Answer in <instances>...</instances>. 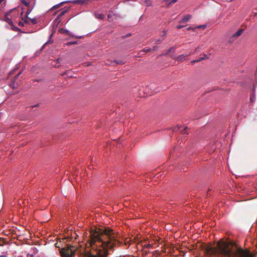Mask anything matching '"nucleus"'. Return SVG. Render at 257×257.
<instances>
[{
  "label": "nucleus",
  "instance_id": "9d476101",
  "mask_svg": "<svg viewBox=\"0 0 257 257\" xmlns=\"http://www.w3.org/2000/svg\"><path fill=\"white\" fill-rule=\"evenodd\" d=\"M10 86L11 87L13 88H17V86H18V84L17 83H15V82H12L10 84Z\"/></svg>",
  "mask_w": 257,
  "mask_h": 257
},
{
  "label": "nucleus",
  "instance_id": "412c9836",
  "mask_svg": "<svg viewBox=\"0 0 257 257\" xmlns=\"http://www.w3.org/2000/svg\"><path fill=\"white\" fill-rule=\"evenodd\" d=\"M177 2V0H172V1L170 3V4L175 3Z\"/></svg>",
  "mask_w": 257,
  "mask_h": 257
},
{
  "label": "nucleus",
  "instance_id": "c85d7f7f",
  "mask_svg": "<svg viewBox=\"0 0 257 257\" xmlns=\"http://www.w3.org/2000/svg\"><path fill=\"white\" fill-rule=\"evenodd\" d=\"M38 104H37V105H34V106H32L31 107H32V108H33L34 107L37 106H38Z\"/></svg>",
  "mask_w": 257,
  "mask_h": 257
},
{
  "label": "nucleus",
  "instance_id": "f03ea898",
  "mask_svg": "<svg viewBox=\"0 0 257 257\" xmlns=\"http://www.w3.org/2000/svg\"><path fill=\"white\" fill-rule=\"evenodd\" d=\"M207 253L209 257H253L248 250L222 240L217 243L216 247H208Z\"/></svg>",
  "mask_w": 257,
  "mask_h": 257
},
{
  "label": "nucleus",
  "instance_id": "9b49d317",
  "mask_svg": "<svg viewBox=\"0 0 257 257\" xmlns=\"http://www.w3.org/2000/svg\"><path fill=\"white\" fill-rule=\"evenodd\" d=\"M68 12V9H65V10H62L60 13V14H59V17H62V16H63L66 13H67Z\"/></svg>",
  "mask_w": 257,
  "mask_h": 257
},
{
  "label": "nucleus",
  "instance_id": "39448f33",
  "mask_svg": "<svg viewBox=\"0 0 257 257\" xmlns=\"http://www.w3.org/2000/svg\"><path fill=\"white\" fill-rule=\"evenodd\" d=\"M94 15L96 18L98 19H103L104 18V15L102 13H100L98 12H95L94 13Z\"/></svg>",
  "mask_w": 257,
  "mask_h": 257
},
{
  "label": "nucleus",
  "instance_id": "f3484780",
  "mask_svg": "<svg viewBox=\"0 0 257 257\" xmlns=\"http://www.w3.org/2000/svg\"><path fill=\"white\" fill-rule=\"evenodd\" d=\"M146 3L147 6H150L151 5L150 0H146Z\"/></svg>",
  "mask_w": 257,
  "mask_h": 257
},
{
  "label": "nucleus",
  "instance_id": "cd10ccee",
  "mask_svg": "<svg viewBox=\"0 0 257 257\" xmlns=\"http://www.w3.org/2000/svg\"><path fill=\"white\" fill-rule=\"evenodd\" d=\"M28 257H33V255H28Z\"/></svg>",
  "mask_w": 257,
  "mask_h": 257
},
{
  "label": "nucleus",
  "instance_id": "dca6fc26",
  "mask_svg": "<svg viewBox=\"0 0 257 257\" xmlns=\"http://www.w3.org/2000/svg\"><path fill=\"white\" fill-rule=\"evenodd\" d=\"M23 3L25 4V6H27L29 5V3L26 0H23Z\"/></svg>",
  "mask_w": 257,
  "mask_h": 257
},
{
  "label": "nucleus",
  "instance_id": "20e7f679",
  "mask_svg": "<svg viewBox=\"0 0 257 257\" xmlns=\"http://www.w3.org/2000/svg\"><path fill=\"white\" fill-rule=\"evenodd\" d=\"M192 18V16L191 15H185L183 17L182 20L179 22V23H186L188 22L191 18Z\"/></svg>",
  "mask_w": 257,
  "mask_h": 257
},
{
  "label": "nucleus",
  "instance_id": "1a4fd4ad",
  "mask_svg": "<svg viewBox=\"0 0 257 257\" xmlns=\"http://www.w3.org/2000/svg\"><path fill=\"white\" fill-rule=\"evenodd\" d=\"M29 19L31 21V23L34 25H35V24H37L38 23V19L36 18H34L33 19H31V18H29Z\"/></svg>",
  "mask_w": 257,
  "mask_h": 257
},
{
  "label": "nucleus",
  "instance_id": "a878e982",
  "mask_svg": "<svg viewBox=\"0 0 257 257\" xmlns=\"http://www.w3.org/2000/svg\"><path fill=\"white\" fill-rule=\"evenodd\" d=\"M0 257H8V256H6L5 255H0Z\"/></svg>",
  "mask_w": 257,
  "mask_h": 257
},
{
  "label": "nucleus",
  "instance_id": "393cba45",
  "mask_svg": "<svg viewBox=\"0 0 257 257\" xmlns=\"http://www.w3.org/2000/svg\"><path fill=\"white\" fill-rule=\"evenodd\" d=\"M180 130V127H179V128H177H177H174V130H173V131H177V130Z\"/></svg>",
  "mask_w": 257,
  "mask_h": 257
},
{
  "label": "nucleus",
  "instance_id": "a211bd4d",
  "mask_svg": "<svg viewBox=\"0 0 257 257\" xmlns=\"http://www.w3.org/2000/svg\"><path fill=\"white\" fill-rule=\"evenodd\" d=\"M184 27V26H182V25H178L177 26V28L178 29H181V28H182L183 27Z\"/></svg>",
  "mask_w": 257,
  "mask_h": 257
},
{
  "label": "nucleus",
  "instance_id": "423d86ee",
  "mask_svg": "<svg viewBox=\"0 0 257 257\" xmlns=\"http://www.w3.org/2000/svg\"><path fill=\"white\" fill-rule=\"evenodd\" d=\"M243 31V29H239V30H237V31L236 32H235L233 34V36L234 37H239V36H240L242 34Z\"/></svg>",
  "mask_w": 257,
  "mask_h": 257
},
{
  "label": "nucleus",
  "instance_id": "6ab92c4d",
  "mask_svg": "<svg viewBox=\"0 0 257 257\" xmlns=\"http://www.w3.org/2000/svg\"><path fill=\"white\" fill-rule=\"evenodd\" d=\"M76 42H68L67 43V45H69L70 44H76Z\"/></svg>",
  "mask_w": 257,
  "mask_h": 257
},
{
  "label": "nucleus",
  "instance_id": "aec40b11",
  "mask_svg": "<svg viewBox=\"0 0 257 257\" xmlns=\"http://www.w3.org/2000/svg\"><path fill=\"white\" fill-rule=\"evenodd\" d=\"M20 73H19L15 77V80L19 76Z\"/></svg>",
  "mask_w": 257,
  "mask_h": 257
},
{
  "label": "nucleus",
  "instance_id": "7c9ffc66",
  "mask_svg": "<svg viewBox=\"0 0 257 257\" xmlns=\"http://www.w3.org/2000/svg\"><path fill=\"white\" fill-rule=\"evenodd\" d=\"M47 43H48V42L45 43V44L43 45V47H44V46H45V45H46Z\"/></svg>",
  "mask_w": 257,
  "mask_h": 257
},
{
  "label": "nucleus",
  "instance_id": "c756f323",
  "mask_svg": "<svg viewBox=\"0 0 257 257\" xmlns=\"http://www.w3.org/2000/svg\"><path fill=\"white\" fill-rule=\"evenodd\" d=\"M59 61H60V58H58V59H57V61L58 62H59Z\"/></svg>",
  "mask_w": 257,
  "mask_h": 257
},
{
  "label": "nucleus",
  "instance_id": "2f4dec72",
  "mask_svg": "<svg viewBox=\"0 0 257 257\" xmlns=\"http://www.w3.org/2000/svg\"><path fill=\"white\" fill-rule=\"evenodd\" d=\"M3 0H0V4L2 3Z\"/></svg>",
  "mask_w": 257,
  "mask_h": 257
},
{
  "label": "nucleus",
  "instance_id": "7ed1b4c3",
  "mask_svg": "<svg viewBox=\"0 0 257 257\" xmlns=\"http://www.w3.org/2000/svg\"><path fill=\"white\" fill-rule=\"evenodd\" d=\"M62 257H72L75 254V251L71 248H62L60 251Z\"/></svg>",
  "mask_w": 257,
  "mask_h": 257
},
{
  "label": "nucleus",
  "instance_id": "b1692460",
  "mask_svg": "<svg viewBox=\"0 0 257 257\" xmlns=\"http://www.w3.org/2000/svg\"><path fill=\"white\" fill-rule=\"evenodd\" d=\"M204 59H206V58H208V57H207V55L206 54H204Z\"/></svg>",
  "mask_w": 257,
  "mask_h": 257
},
{
  "label": "nucleus",
  "instance_id": "0eeeda50",
  "mask_svg": "<svg viewBox=\"0 0 257 257\" xmlns=\"http://www.w3.org/2000/svg\"><path fill=\"white\" fill-rule=\"evenodd\" d=\"M189 55V54H186V55H181L180 56H179L178 57H177V60H178V61H183L184 60H185V58L186 57H187V56H188Z\"/></svg>",
  "mask_w": 257,
  "mask_h": 257
},
{
  "label": "nucleus",
  "instance_id": "4be33fe9",
  "mask_svg": "<svg viewBox=\"0 0 257 257\" xmlns=\"http://www.w3.org/2000/svg\"><path fill=\"white\" fill-rule=\"evenodd\" d=\"M145 246H146V247L149 248L151 246V245L148 244V245H145Z\"/></svg>",
  "mask_w": 257,
  "mask_h": 257
},
{
  "label": "nucleus",
  "instance_id": "bb28decb",
  "mask_svg": "<svg viewBox=\"0 0 257 257\" xmlns=\"http://www.w3.org/2000/svg\"><path fill=\"white\" fill-rule=\"evenodd\" d=\"M25 22V23H26V24H28V23H29V22L28 21V20H26Z\"/></svg>",
  "mask_w": 257,
  "mask_h": 257
},
{
  "label": "nucleus",
  "instance_id": "4468645a",
  "mask_svg": "<svg viewBox=\"0 0 257 257\" xmlns=\"http://www.w3.org/2000/svg\"><path fill=\"white\" fill-rule=\"evenodd\" d=\"M186 130H187V127L185 128L183 130H181L180 131L181 132V133L182 134H188V133L186 132Z\"/></svg>",
  "mask_w": 257,
  "mask_h": 257
},
{
  "label": "nucleus",
  "instance_id": "5701e85b",
  "mask_svg": "<svg viewBox=\"0 0 257 257\" xmlns=\"http://www.w3.org/2000/svg\"><path fill=\"white\" fill-rule=\"evenodd\" d=\"M192 29H193V28H192L191 27H189L187 28V30H192Z\"/></svg>",
  "mask_w": 257,
  "mask_h": 257
},
{
  "label": "nucleus",
  "instance_id": "f8f14e48",
  "mask_svg": "<svg viewBox=\"0 0 257 257\" xmlns=\"http://www.w3.org/2000/svg\"><path fill=\"white\" fill-rule=\"evenodd\" d=\"M204 58H200L199 59H197V60H193L191 62V63L192 64H194L196 62H200L201 61V60H204Z\"/></svg>",
  "mask_w": 257,
  "mask_h": 257
},
{
  "label": "nucleus",
  "instance_id": "ddd939ff",
  "mask_svg": "<svg viewBox=\"0 0 257 257\" xmlns=\"http://www.w3.org/2000/svg\"><path fill=\"white\" fill-rule=\"evenodd\" d=\"M206 27V25H199L197 27V28H199V29H205Z\"/></svg>",
  "mask_w": 257,
  "mask_h": 257
},
{
  "label": "nucleus",
  "instance_id": "2eb2a0df",
  "mask_svg": "<svg viewBox=\"0 0 257 257\" xmlns=\"http://www.w3.org/2000/svg\"><path fill=\"white\" fill-rule=\"evenodd\" d=\"M198 49H199V48H198V47L196 48L195 49V51H194V52H190V53H189V55H192V54H195V53H196V52H197V51H198Z\"/></svg>",
  "mask_w": 257,
  "mask_h": 257
},
{
  "label": "nucleus",
  "instance_id": "f257e3e1",
  "mask_svg": "<svg viewBox=\"0 0 257 257\" xmlns=\"http://www.w3.org/2000/svg\"><path fill=\"white\" fill-rule=\"evenodd\" d=\"M113 230L109 228H97L91 233L90 245L96 249V254H90L86 257H106L108 249H112L120 243Z\"/></svg>",
  "mask_w": 257,
  "mask_h": 257
},
{
  "label": "nucleus",
  "instance_id": "6e6552de",
  "mask_svg": "<svg viewBox=\"0 0 257 257\" xmlns=\"http://www.w3.org/2000/svg\"><path fill=\"white\" fill-rule=\"evenodd\" d=\"M68 3L67 1H65V2H62L60 3H59V4H57V5H55V6H54L52 9H58L61 6H62L63 4L64 3Z\"/></svg>",
  "mask_w": 257,
  "mask_h": 257
}]
</instances>
